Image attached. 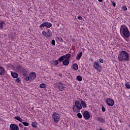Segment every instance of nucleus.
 I'll return each mask as SVG.
<instances>
[{
    "label": "nucleus",
    "mask_w": 130,
    "mask_h": 130,
    "mask_svg": "<svg viewBox=\"0 0 130 130\" xmlns=\"http://www.w3.org/2000/svg\"><path fill=\"white\" fill-rule=\"evenodd\" d=\"M62 63L64 66H69V63H70V61L66 59L64 61H63Z\"/></svg>",
    "instance_id": "obj_20"
},
{
    "label": "nucleus",
    "mask_w": 130,
    "mask_h": 130,
    "mask_svg": "<svg viewBox=\"0 0 130 130\" xmlns=\"http://www.w3.org/2000/svg\"><path fill=\"white\" fill-rule=\"evenodd\" d=\"M59 77H62V74L61 73L59 74L58 75Z\"/></svg>",
    "instance_id": "obj_40"
},
{
    "label": "nucleus",
    "mask_w": 130,
    "mask_h": 130,
    "mask_svg": "<svg viewBox=\"0 0 130 130\" xmlns=\"http://www.w3.org/2000/svg\"><path fill=\"white\" fill-rule=\"evenodd\" d=\"M102 1H103V0H98V1H99L100 3H102Z\"/></svg>",
    "instance_id": "obj_41"
},
{
    "label": "nucleus",
    "mask_w": 130,
    "mask_h": 130,
    "mask_svg": "<svg viewBox=\"0 0 130 130\" xmlns=\"http://www.w3.org/2000/svg\"><path fill=\"white\" fill-rule=\"evenodd\" d=\"M51 44H52V45H55V41L54 40H52Z\"/></svg>",
    "instance_id": "obj_34"
},
{
    "label": "nucleus",
    "mask_w": 130,
    "mask_h": 130,
    "mask_svg": "<svg viewBox=\"0 0 130 130\" xmlns=\"http://www.w3.org/2000/svg\"><path fill=\"white\" fill-rule=\"evenodd\" d=\"M42 35L47 39L51 38V37H52V32L51 30H50V29H48L47 32L45 30L43 31Z\"/></svg>",
    "instance_id": "obj_5"
},
{
    "label": "nucleus",
    "mask_w": 130,
    "mask_h": 130,
    "mask_svg": "<svg viewBox=\"0 0 130 130\" xmlns=\"http://www.w3.org/2000/svg\"><path fill=\"white\" fill-rule=\"evenodd\" d=\"M83 117L85 119H89L90 117V112H88L87 111H85L83 113Z\"/></svg>",
    "instance_id": "obj_13"
},
{
    "label": "nucleus",
    "mask_w": 130,
    "mask_h": 130,
    "mask_svg": "<svg viewBox=\"0 0 130 130\" xmlns=\"http://www.w3.org/2000/svg\"><path fill=\"white\" fill-rule=\"evenodd\" d=\"M19 127L23 128V124H22V123H19Z\"/></svg>",
    "instance_id": "obj_38"
},
{
    "label": "nucleus",
    "mask_w": 130,
    "mask_h": 130,
    "mask_svg": "<svg viewBox=\"0 0 130 130\" xmlns=\"http://www.w3.org/2000/svg\"><path fill=\"white\" fill-rule=\"evenodd\" d=\"M10 129L11 130H19V126L15 124H10Z\"/></svg>",
    "instance_id": "obj_14"
},
{
    "label": "nucleus",
    "mask_w": 130,
    "mask_h": 130,
    "mask_svg": "<svg viewBox=\"0 0 130 130\" xmlns=\"http://www.w3.org/2000/svg\"><path fill=\"white\" fill-rule=\"evenodd\" d=\"M77 117H78V118H82V114L78 113L77 114Z\"/></svg>",
    "instance_id": "obj_32"
},
{
    "label": "nucleus",
    "mask_w": 130,
    "mask_h": 130,
    "mask_svg": "<svg viewBox=\"0 0 130 130\" xmlns=\"http://www.w3.org/2000/svg\"><path fill=\"white\" fill-rule=\"evenodd\" d=\"M71 54L68 53L64 55V58H66V59H68L69 60L71 58Z\"/></svg>",
    "instance_id": "obj_25"
},
{
    "label": "nucleus",
    "mask_w": 130,
    "mask_h": 130,
    "mask_svg": "<svg viewBox=\"0 0 130 130\" xmlns=\"http://www.w3.org/2000/svg\"><path fill=\"white\" fill-rule=\"evenodd\" d=\"M44 27H46V28H50L51 27H52V24L50 22H45L39 26V28H44Z\"/></svg>",
    "instance_id": "obj_7"
},
{
    "label": "nucleus",
    "mask_w": 130,
    "mask_h": 130,
    "mask_svg": "<svg viewBox=\"0 0 130 130\" xmlns=\"http://www.w3.org/2000/svg\"><path fill=\"white\" fill-rule=\"evenodd\" d=\"M128 127H130V124H128Z\"/></svg>",
    "instance_id": "obj_44"
},
{
    "label": "nucleus",
    "mask_w": 130,
    "mask_h": 130,
    "mask_svg": "<svg viewBox=\"0 0 130 130\" xmlns=\"http://www.w3.org/2000/svg\"><path fill=\"white\" fill-rule=\"evenodd\" d=\"M17 70L20 73L24 80L25 81H29L30 80L28 75H29V70L27 68L19 66L17 67Z\"/></svg>",
    "instance_id": "obj_1"
},
{
    "label": "nucleus",
    "mask_w": 130,
    "mask_h": 130,
    "mask_svg": "<svg viewBox=\"0 0 130 130\" xmlns=\"http://www.w3.org/2000/svg\"><path fill=\"white\" fill-rule=\"evenodd\" d=\"M123 27V25H122L120 27V32L121 34V28Z\"/></svg>",
    "instance_id": "obj_39"
},
{
    "label": "nucleus",
    "mask_w": 130,
    "mask_h": 130,
    "mask_svg": "<svg viewBox=\"0 0 130 130\" xmlns=\"http://www.w3.org/2000/svg\"><path fill=\"white\" fill-rule=\"evenodd\" d=\"M72 109L74 112H77V113L80 112V109H82V105L81 104L80 101H75V105L73 106Z\"/></svg>",
    "instance_id": "obj_3"
},
{
    "label": "nucleus",
    "mask_w": 130,
    "mask_h": 130,
    "mask_svg": "<svg viewBox=\"0 0 130 130\" xmlns=\"http://www.w3.org/2000/svg\"><path fill=\"white\" fill-rule=\"evenodd\" d=\"M125 86L126 87V88H127V89H130V84L128 83H126L125 84Z\"/></svg>",
    "instance_id": "obj_30"
},
{
    "label": "nucleus",
    "mask_w": 130,
    "mask_h": 130,
    "mask_svg": "<svg viewBox=\"0 0 130 130\" xmlns=\"http://www.w3.org/2000/svg\"><path fill=\"white\" fill-rule=\"evenodd\" d=\"M129 55L125 51H121L120 53L118 55V59L120 61H126L129 59Z\"/></svg>",
    "instance_id": "obj_2"
},
{
    "label": "nucleus",
    "mask_w": 130,
    "mask_h": 130,
    "mask_svg": "<svg viewBox=\"0 0 130 130\" xmlns=\"http://www.w3.org/2000/svg\"><path fill=\"white\" fill-rule=\"evenodd\" d=\"M102 111H103V112H105V111H106L105 107H104V106H102Z\"/></svg>",
    "instance_id": "obj_31"
},
{
    "label": "nucleus",
    "mask_w": 130,
    "mask_h": 130,
    "mask_svg": "<svg viewBox=\"0 0 130 130\" xmlns=\"http://www.w3.org/2000/svg\"><path fill=\"white\" fill-rule=\"evenodd\" d=\"M81 106H82V107H83V108H87V104H86V103H85L84 100H81Z\"/></svg>",
    "instance_id": "obj_16"
},
{
    "label": "nucleus",
    "mask_w": 130,
    "mask_h": 130,
    "mask_svg": "<svg viewBox=\"0 0 130 130\" xmlns=\"http://www.w3.org/2000/svg\"><path fill=\"white\" fill-rule=\"evenodd\" d=\"M5 75V69L4 68L0 67V76H4Z\"/></svg>",
    "instance_id": "obj_17"
},
{
    "label": "nucleus",
    "mask_w": 130,
    "mask_h": 130,
    "mask_svg": "<svg viewBox=\"0 0 130 130\" xmlns=\"http://www.w3.org/2000/svg\"><path fill=\"white\" fill-rule=\"evenodd\" d=\"M24 130H27V127H24Z\"/></svg>",
    "instance_id": "obj_42"
},
{
    "label": "nucleus",
    "mask_w": 130,
    "mask_h": 130,
    "mask_svg": "<svg viewBox=\"0 0 130 130\" xmlns=\"http://www.w3.org/2000/svg\"><path fill=\"white\" fill-rule=\"evenodd\" d=\"M51 63H52V64L53 66H57V64H58V60H55L51 61Z\"/></svg>",
    "instance_id": "obj_21"
},
{
    "label": "nucleus",
    "mask_w": 130,
    "mask_h": 130,
    "mask_svg": "<svg viewBox=\"0 0 130 130\" xmlns=\"http://www.w3.org/2000/svg\"><path fill=\"white\" fill-rule=\"evenodd\" d=\"M57 86L58 87L59 90L61 91H63L66 90V87H64V84L61 82H59L57 83Z\"/></svg>",
    "instance_id": "obj_9"
},
{
    "label": "nucleus",
    "mask_w": 130,
    "mask_h": 130,
    "mask_svg": "<svg viewBox=\"0 0 130 130\" xmlns=\"http://www.w3.org/2000/svg\"><path fill=\"white\" fill-rule=\"evenodd\" d=\"M73 69L75 70V71H78L79 69V66H78V64L74 63L73 66Z\"/></svg>",
    "instance_id": "obj_22"
},
{
    "label": "nucleus",
    "mask_w": 130,
    "mask_h": 130,
    "mask_svg": "<svg viewBox=\"0 0 130 130\" xmlns=\"http://www.w3.org/2000/svg\"><path fill=\"white\" fill-rule=\"evenodd\" d=\"M64 57H65L64 55H63V56L60 57L58 58V61H63V60H64V59H66V58Z\"/></svg>",
    "instance_id": "obj_27"
},
{
    "label": "nucleus",
    "mask_w": 130,
    "mask_h": 130,
    "mask_svg": "<svg viewBox=\"0 0 130 130\" xmlns=\"http://www.w3.org/2000/svg\"><path fill=\"white\" fill-rule=\"evenodd\" d=\"M77 18H78V20H82L81 16H78Z\"/></svg>",
    "instance_id": "obj_37"
},
{
    "label": "nucleus",
    "mask_w": 130,
    "mask_h": 130,
    "mask_svg": "<svg viewBox=\"0 0 130 130\" xmlns=\"http://www.w3.org/2000/svg\"><path fill=\"white\" fill-rule=\"evenodd\" d=\"M77 80L79 82L82 81V77H81L80 76H78L77 77Z\"/></svg>",
    "instance_id": "obj_28"
},
{
    "label": "nucleus",
    "mask_w": 130,
    "mask_h": 130,
    "mask_svg": "<svg viewBox=\"0 0 130 130\" xmlns=\"http://www.w3.org/2000/svg\"><path fill=\"white\" fill-rule=\"evenodd\" d=\"M29 81H34V80L35 79H36V74L35 73V72H31L29 74Z\"/></svg>",
    "instance_id": "obj_11"
},
{
    "label": "nucleus",
    "mask_w": 130,
    "mask_h": 130,
    "mask_svg": "<svg viewBox=\"0 0 130 130\" xmlns=\"http://www.w3.org/2000/svg\"><path fill=\"white\" fill-rule=\"evenodd\" d=\"M125 40H126V41H128L127 40V39H125Z\"/></svg>",
    "instance_id": "obj_45"
},
{
    "label": "nucleus",
    "mask_w": 130,
    "mask_h": 130,
    "mask_svg": "<svg viewBox=\"0 0 130 130\" xmlns=\"http://www.w3.org/2000/svg\"><path fill=\"white\" fill-rule=\"evenodd\" d=\"M97 119H98V121H100V122L104 123V122H105V120L104 119H103L102 117H98L97 118Z\"/></svg>",
    "instance_id": "obj_18"
},
{
    "label": "nucleus",
    "mask_w": 130,
    "mask_h": 130,
    "mask_svg": "<svg viewBox=\"0 0 130 130\" xmlns=\"http://www.w3.org/2000/svg\"><path fill=\"white\" fill-rule=\"evenodd\" d=\"M54 121L57 123L60 120V115L58 113L55 112L52 115Z\"/></svg>",
    "instance_id": "obj_4"
},
{
    "label": "nucleus",
    "mask_w": 130,
    "mask_h": 130,
    "mask_svg": "<svg viewBox=\"0 0 130 130\" xmlns=\"http://www.w3.org/2000/svg\"><path fill=\"white\" fill-rule=\"evenodd\" d=\"M14 118L17 120H18V121H20V122L22 123V124H23V125H24L25 126H29V125H30V124L27 122H23L24 121V120L22 119V118H20V116H15Z\"/></svg>",
    "instance_id": "obj_8"
},
{
    "label": "nucleus",
    "mask_w": 130,
    "mask_h": 130,
    "mask_svg": "<svg viewBox=\"0 0 130 130\" xmlns=\"http://www.w3.org/2000/svg\"><path fill=\"white\" fill-rule=\"evenodd\" d=\"M100 62L101 63H103L104 62V61H103V59H100Z\"/></svg>",
    "instance_id": "obj_36"
},
{
    "label": "nucleus",
    "mask_w": 130,
    "mask_h": 130,
    "mask_svg": "<svg viewBox=\"0 0 130 130\" xmlns=\"http://www.w3.org/2000/svg\"><path fill=\"white\" fill-rule=\"evenodd\" d=\"M83 55V52H80L79 53L77 54V55L76 56V60H80L81 59V57H82V55Z\"/></svg>",
    "instance_id": "obj_15"
},
{
    "label": "nucleus",
    "mask_w": 130,
    "mask_h": 130,
    "mask_svg": "<svg viewBox=\"0 0 130 130\" xmlns=\"http://www.w3.org/2000/svg\"><path fill=\"white\" fill-rule=\"evenodd\" d=\"M94 64V68L98 71V72H101L102 71V68H101V66H100V64L98 63L97 62H94L93 63Z\"/></svg>",
    "instance_id": "obj_10"
},
{
    "label": "nucleus",
    "mask_w": 130,
    "mask_h": 130,
    "mask_svg": "<svg viewBox=\"0 0 130 130\" xmlns=\"http://www.w3.org/2000/svg\"><path fill=\"white\" fill-rule=\"evenodd\" d=\"M16 82H17V83H21V78H17L16 79Z\"/></svg>",
    "instance_id": "obj_29"
},
{
    "label": "nucleus",
    "mask_w": 130,
    "mask_h": 130,
    "mask_svg": "<svg viewBox=\"0 0 130 130\" xmlns=\"http://www.w3.org/2000/svg\"><path fill=\"white\" fill-rule=\"evenodd\" d=\"M11 76L15 79L18 78V74L17 73L11 72Z\"/></svg>",
    "instance_id": "obj_19"
},
{
    "label": "nucleus",
    "mask_w": 130,
    "mask_h": 130,
    "mask_svg": "<svg viewBox=\"0 0 130 130\" xmlns=\"http://www.w3.org/2000/svg\"><path fill=\"white\" fill-rule=\"evenodd\" d=\"M6 22L2 21L0 22V30H3L4 29V25H5Z\"/></svg>",
    "instance_id": "obj_23"
},
{
    "label": "nucleus",
    "mask_w": 130,
    "mask_h": 130,
    "mask_svg": "<svg viewBox=\"0 0 130 130\" xmlns=\"http://www.w3.org/2000/svg\"><path fill=\"white\" fill-rule=\"evenodd\" d=\"M38 124L37 123V122H32V123H31V126L32 127H35V128H36V127H37V125H38Z\"/></svg>",
    "instance_id": "obj_26"
},
{
    "label": "nucleus",
    "mask_w": 130,
    "mask_h": 130,
    "mask_svg": "<svg viewBox=\"0 0 130 130\" xmlns=\"http://www.w3.org/2000/svg\"><path fill=\"white\" fill-rule=\"evenodd\" d=\"M122 10L123 11H127V8H126V6H123Z\"/></svg>",
    "instance_id": "obj_33"
},
{
    "label": "nucleus",
    "mask_w": 130,
    "mask_h": 130,
    "mask_svg": "<svg viewBox=\"0 0 130 130\" xmlns=\"http://www.w3.org/2000/svg\"><path fill=\"white\" fill-rule=\"evenodd\" d=\"M40 88H41L42 89H46L47 86L45 84L42 83V84H40Z\"/></svg>",
    "instance_id": "obj_24"
},
{
    "label": "nucleus",
    "mask_w": 130,
    "mask_h": 130,
    "mask_svg": "<svg viewBox=\"0 0 130 130\" xmlns=\"http://www.w3.org/2000/svg\"><path fill=\"white\" fill-rule=\"evenodd\" d=\"M106 103L109 106H113L114 105V101L111 98L107 99L106 100Z\"/></svg>",
    "instance_id": "obj_12"
},
{
    "label": "nucleus",
    "mask_w": 130,
    "mask_h": 130,
    "mask_svg": "<svg viewBox=\"0 0 130 130\" xmlns=\"http://www.w3.org/2000/svg\"><path fill=\"white\" fill-rule=\"evenodd\" d=\"M103 129L102 128H100V130H103Z\"/></svg>",
    "instance_id": "obj_43"
},
{
    "label": "nucleus",
    "mask_w": 130,
    "mask_h": 130,
    "mask_svg": "<svg viewBox=\"0 0 130 130\" xmlns=\"http://www.w3.org/2000/svg\"><path fill=\"white\" fill-rule=\"evenodd\" d=\"M122 34L125 38H128L130 36L129 30L126 26L122 28Z\"/></svg>",
    "instance_id": "obj_6"
},
{
    "label": "nucleus",
    "mask_w": 130,
    "mask_h": 130,
    "mask_svg": "<svg viewBox=\"0 0 130 130\" xmlns=\"http://www.w3.org/2000/svg\"><path fill=\"white\" fill-rule=\"evenodd\" d=\"M112 5L114 7H116V4H115V2H114V1H112Z\"/></svg>",
    "instance_id": "obj_35"
}]
</instances>
